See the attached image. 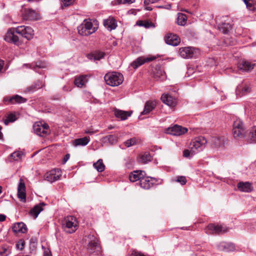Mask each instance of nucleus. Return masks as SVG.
<instances>
[{
  "label": "nucleus",
  "instance_id": "obj_1",
  "mask_svg": "<svg viewBox=\"0 0 256 256\" xmlns=\"http://www.w3.org/2000/svg\"><path fill=\"white\" fill-rule=\"evenodd\" d=\"M98 28V21L89 18L84 20L83 22L78 27V30L81 36H88L95 32Z\"/></svg>",
  "mask_w": 256,
  "mask_h": 256
},
{
  "label": "nucleus",
  "instance_id": "obj_2",
  "mask_svg": "<svg viewBox=\"0 0 256 256\" xmlns=\"http://www.w3.org/2000/svg\"><path fill=\"white\" fill-rule=\"evenodd\" d=\"M106 84L112 86L120 85L124 81V76L120 72H112L107 73L104 76Z\"/></svg>",
  "mask_w": 256,
  "mask_h": 256
},
{
  "label": "nucleus",
  "instance_id": "obj_3",
  "mask_svg": "<svg viewBox=\"0 0 256 256\" xmlns=\"http://www.w3.org/2000/svg\"><path fill=\"white\" fill-rule=\"evenodd\" d=\"M84 239L87 244V250L89 253L92 254L100 251V247L98 240L94 235L90 234L85 236Z\"/></svg>",
  "mask_w": 256,
  "mask_h": 256
},
{
  "label": "nucleus",
  "instance_id": "obj_4",
  "mask_svg": "<svg viewBox=\"0 0 256 256\" xmlns=\"http://www.w3.org/2000/svg\"><path fill=\"white\" fill-rule=\"evenodd\" d=\"M62 228L67 233L72 234L75 232L78 228V222L74 216H67L62 222Z\"/></svg>",
  "mask_w": 256,
  "mask_h": 256
},
{
  "label": "nucleus",
  "instance_id": "obj_5",
  "mask_svg": "<svg viewBox=\"0 0 256 256\" xmlns=\"http://www.w3.org/2000/svg\"><path fill=\"white\" fill-rule=\"evenodd\" d=\"M200 54L198 48L193 47L180 48L179 54L184 58H196Z\"/></svg>",
  "mask_w": 256,
  "mask_h": 256
},
{
  "label": "nucleus",
  "instance_id": "obj_6",
  "mask_svg": "<svg viewBox=\"0 0 256 256\" xmlns=\"http://www.w3.org/2000/svg\"><path fill=\"white\" fill-rule=\"evenodd\" d=\"M208 142L207 140L204 136H200L194 138L190 144V148H192V154L197 152L201 151Z\"/></svg>",
  "mask_w": 256,
  "mask_h": 256
},
{
  "label": "nucleus",
  "instance_id": "obj_7",
  "mask_svg": "<svg viewBox=\"0 0 256 256\" xmlns=\"http://www.w3.org/2000/svg\"><path fill=\"white\" fill-rule=\"evenodd\" d=\"M16 32L27 40H32L34 36V31L30 26H20L16 28Z\"/></svg>",
  "mask_w": 256,
  "mask_h": 256
},
{
  "label": "nucleus",
  "instance_id": "obj_8",
  "mask_svg": "<svg viewBox=\"0 0 256 256\" xmlns=\"http://www.w3.org/2000/svg\"><path fill=\"white\" fill-rule=\"evenodd\" d=\"M246 132L242 122L236 119L233 124L232 134L234 138H243Z\"/></svg>",
  "mask_w": 256,
  "mask_h": 256
},
{
  "label": "nucleus",
  "instance_id": "obj_9",
  "mask_svg": "<svg viewBox=\"0 0 256 256\" xmlns=\"http://www.w3.org/2000/svg\"><path fill=\"white\" fill-rule=\"evenodd\" d=\"M33 129L34 133L42 137H45L50 133L49 126L46 124L36 122L33 125Z\"/></svg>",
  "mask_w": 256,
  "mask_h": 256
},
{
  "label": "nucleus",
  "instance_id": "obj_10",
  "mask_svg": "<svg viewBox=\"0 0 256 256\" xmlns=\"http://www.w3.org/2000/svg\"><path fill=\"white\" fill-rule=\"evenodd\" d=\"M16 28H10L6 32L4 36V40L10 43H12L16 45L19 46L21 44L19 37L15 34Z\"/></svg>",
  "mask_w": 256,
  "mask_h": 256
},
{
  "label": "nucleus",
  "instance_id": "obj_11",
  "mask_svg": "<svg viewBox=\"0 0 256 256\" xmlns=\"http://www.w3.org/2000/svg\"><path fill=\"white\" fill-rule=\"evenodd\" d=\"M61 176V170L58 168H54L46 173L44 178L52 183L58 180Z\"/></svg>",
  "mask_w": 256,
  "mask_h": 256
},
{
  "label": "nucleus",
  "instance_id": "obj_12",
  "mask_svg": "<svg viewBox=\"0 0 256 256\" xmlns=\"http://www.w3.org/2000/svg\"><path fill=\"white\" fill-rule=\"evenodd\" d=\"M228 230L221 225H215L213 224H209L206 228V232L208 234H220L226 232Z\"/></svg>",
  "mask_w": 256,
  "mask_h": 256
},
{
  "label": "nucleus",
  "instance_id": "obj_13",
  "mask_svg": "<svg viewBox=\"0 0 256 256\" xmlns=\"http://www.w3.org/2000/svg\"><path fill=\"white\" fill-rule=\"evenodd\" d=\"M164 41L168 45L177 46L180 42V39L176 34L168 33L164 36Z\"/></svg>",
  "mask_w": 256,
  "mask_h": 256
},
{
  "label": "nucleus",
  "instance_id": "obj_14",
  "mask_svg": "<svg viewBox=\"0 0 256 256\" xmlns=\"http://www.w3.org/2000/svg\"><path fill=\"white\" fill-rule=\"evenodd\" d=\"M188 129L186 128L182 127L177 124L172 127L168 128L167 130V132L168 134L173 136H180L186 132Z\"/></svg>",
  "mask_w": 256,
  "mask_h": 256
},
{
  "label": "nucleus",
  "instance_id": "obj_15",
  "mask_svg": "<svg viewBox=\"0 0 256 256\" xmlns=\"http://www.w3.org/2000/svg\"><path fill=\"white\" fill-rule=\"evenodd\" d=\"M243 138H245V140L248 142L250 144H256V126H254L250 130H247L246 134H244Z\"/></svg>",
  "mask_w": 256,
  "mask_h": 256
},
{
  "label": "nucleus",
  "instance_id": "obj_16",
  "mask_svg": "<svg viewBox=\"0 0 256 256\" xmlns=\"http://www.w3.org/2000/svg\"><path fill=\"white\" fill-rule=\"evenodd\" d=\"M5 104H14L16 103L22 104L24 103L27 101V100L20 96L15 95L12 97H5L3 100Z\"/></svg>",
  "mask_w": 256,
  "mask_h": 256
},
{
  "label": "nucleus",
  "instance_id": "obj_17",
  "mask_svg": "<svg viewBox=\"0 0 256 256\" xmlns=\"http://www.w3.org/2000/svg\"><path fill=\"white\" fill-rule=\"evenodd\" d=\"M221 17H216L215 21L218 24V27L220 31L222 32L224 34H227L232 30V24L229 22H218L220 20Z\"/></svg>",
  "mask_w": 256,
  "mask_h": 256
},
{
  "label": "nucleus",
  "instance_id": "obj_18",
  "mask_svg": "<svg viewBox=\"0 0 256 256\" xmlns=\"http://www.w3.org/2000/svg\"><path fill=\"white\" fill-rule=\"evenodd\" d=\"M155 59V57L152 56L149 58L139 57L131 64V66L134 69L137 68L146 62H151Z\"/></svg>",
  "mask_w": 256,
  "mask_h": 256
},
{
  "label": "nucleus",
  "instance_id": "obj_19",
  "mask_svg": "<svg viewBox=\"0 0 256 256\" xmlns=\"http://www.w3.org/2000/svg\"><path fill=\"white\" fill-rule=\"evenodd\" d=\"M153 76L156 80H164L166 78V73L160 66H156L153 70Z\"/></svg>",
  "mask_w": 256,
  "mask_h": 256
},
{
  "label": "nucleus",
  "instance_id": "obj_20",
  "mask_svg": "<svg viewBox=\"0 0 256 256\" xmlns=\"http://www.w3.org/2000/svg\"><path fill=\"white\" fill-rule=\"evenodd\" d=\"M154 180L152 177H146L144 176L142 178L138 184L140 186L145 190H148L154 184L152 180Z\"/></svg>",
  "mask_w": 256,
  "mask_h": 256
},
{
  "label": "nucleus",
  "instance_id": "obj_21",
  "mask_svg": "<svg viewBox=\"0 0 256 256\" xmlns=\"http://www.w3.org/2000/svg\"><path fill=\"white\" fill-rule=\"evenodd\" d=\"M250 84L248 82H242L239 84L236 90V92L241 96L245 95L250 91Z\"/></svg>",
  "mask_w": 256,
  "mask_h": 256
},
{
  "label": "nucleus",
  "instance_id": "obj_22",
  "mask_svg": "<svg viewBox=\"0 0 256 256\" xmlns=\"http://www.w3.org/2000/svg\"><path fill=\"white\" fill-rule=\"evenodd\" d=\"M146 174L144 170H136L130 172L129 174V179L130 182H134L137 180L140 181V179L142 178Z\"/></svg>",
  "mask_w": 256,
  "mask_h": 256
},
{
  "label": "nucleus",
  "instance_id": "obj_23",
  "mask_svg": "<svg viewBox=\"0 0 256 256\" xmlns=\"http://www.w3.org/2000/svg\"><path fill=\"white\" fill-rule=\"evenodd\" d=\"M104 26L108 30L111 31L116 28L118 24L116 20L114 17H108L104 20Z\"/></svg>",
  "mask_w": 256,
  "mask_h": 256
},
{
  "label": "nucleus",
  "instance_id": "obj_24",
  "mask_svg": "<svg viewBox=\"0 0 256 256\" xmlns=\"http://www.w3.org/2000/svg\"><path fill=\"white\" fill-rule=\"evenodd\" d=\"M254 64H252L246 60L240 61L238 64V68L243 72H249L254 68Z\"/></svg>",
  "mask_w": 256,
  "mask_h": 256
},
{
  "label": "nucleus",
  "instance_id": "obj_25",
  "mask_svg": "<svg viewBox=\"0 0 256 256\" xmlns=\"http://www.w3.org/2000/svg\"><path fill=\"white\" fill-rule=\"evenodd\" d=\"M114 113L116 118H120L122 120H124L132 115V111H124L116 109L114 110Z\"/></svg>",
  "mask_w": 256,
  "mask_h": 256
},
{
  "label": "nucleus",
  "instance_id": "obj_26",
  "mask_svg": "<svg viewBox=\"0 0 256 256\" xmlns=\"http://www.w3.org/2000/svg\"><path fill=\"white\" fill-rule=\"evenodd\" d=\"M162 101L170 107H174L176 105V100L172 96L164 94L161 96Z\"/></svg>",
  "mask_w": 256,
  "mask_h": 256
},
{
  "label": "nucleus",
  "instance_id": "obj_27",
  "mask_svg": "<svg viewBox=\"0 0 256 256\" xmlns=\"http://www.w3.org/2000/svg\"><path fill=\"white\" fill-rule=\"evenodd\" d=\"M237 187L239 190L242 192H250L252 190V184L248 182H240L238 184Z\"/></svg>",
  "mask_w": 256,
  "mask_h": 256
},
{
  "label": "nucleus",
  "instance_id": "obj_28",
  "mask_svg": "<svg viewBox=\"0 0 256 256\" xmlns=\"http://www.w3.org/2000/svg\"><path fill=\"white\" fill-rule=\"evenodd\" d=\"M210 143L212 146L216 148L222 146L225 143L224 138L223 136L212 137L210 139Z\"/></svg>",
  "mask_w": 256,
  "mask_h": 256
},
{
  "label": "nucleus",
  "instance_id": "obj_29",
  "mask_svg": "<svg viewBox=\"0 0 256 256\" xmlns=\"http://www.w3.org/2000/svg\"><path fill=\"white\" fill-rule=\"evenodd\" d=\"M12 229L13 232L16 233H25L27 231L26 226L24 222H22L15 224L13 226Z\"/></svg>",
  "mask_w": 256,
  "mask_h": 256
},
{
  "label": "nucleus",
  "instance_id": "obj_30",
  "mask_svg": "<svg viewBox=\"0 0 256 256\" xmlns=\"http://www.w3.org/2000/svg\"><path fill=\"white\" fill-rule=\"evenodd\" d=\"M155 104L150 101L147 102L144 105V110L141 112V115L146 114L152 111L155 108Z\"/></svg>",
  "mask_w": 256,
  "mask_h": 256
},
{
  "label": "nucleus",
  "instance_id": "obj_31",
  "mask_svg": "<svg viewBox=\"0 0 256 256\" xmlns=\"http://www.w3.org/2000/svg\"><path fill=\"white\" fill-rule=\"evenodd\" d=\"M90 138L89 136H85L82 138H78L74 140L73 144L75 146H86L90 142Z\"/></svg>",
  "mask_w": 256,
  "mask_h": 256
},
{
  "label": "nucleus",
  "instance_id": "obj_32",
  "mask_svg": "<svg viewBox=\"0 0 256 256\" xmlns=\"http://www.w3.org/2000/svg\"><path fill=\"white\" fill-rule=\"evenodd\" d=\"M86 76L82 75L76 77L74 80V84L78 87L82 88L85 84L86 81Z\"/></svg>",
  "mask_w": 256,
  "mask_h": 256
},
{
  "label": "nucleus",
  "instance_id": "obj_33",
  "mask_svg": "<svg viewBox=\"0 0 256 256\" xmlns=\"http://www.w3.org/2000/svg\"><path fill=\"white\" fill-rule=\"evenodd\" d=\"M10 253L11 250L8 245H0V256H8Z\"/></svg>",
  "mask_w": 256,
  "mask_h": 256
},
{
  "label": "nucleus",
  "instance_id": "obj_34",
  "mask_svg": "<svg viewBox=\"0 0 256 256\" xmlns=\"http://www.w3.org/2000/svg\"><path fill=\"white\" fill-rule=\"evenodd\" d=\"M151 160L152 156L148 152H145L140 156L138 160L143 164H146L150 162Z\"/></svg>",
  "mask_w": 256,
  "mask_h": 256
},
{
  "label": "nucleus",
  "instance_id": "obj_35",
  "mask_svg": "<svg viewBox=\"0 0 256 256\" xmlns=\"http://www.w3.org/2000/svg\"><path fill=\"white\" fill-rule=\"evenodd\" d=\"M136 24L140 26H144L146 28L155 27L154 23L148 20H138L136 22Z\"/></svg>",
  "mask_w": 256,
  "mask_h": 256
},
{
  "label": "nucleus",
  "instance_id": "obj_36",
  "mask_svg": "<svg viewBox=\"0 0 256 256\" xmlns=\"http://www.w3.org/2000/svg\"><path fill=\"white\" fill-rule=\"evenodd\" d=\"M42 210L43 208L40 205H36L30 210V214L36 218Z\"/></svg>",
  "mask_w": 256,
  "mask_h": 256
},
{
  "label": "nucleus",
  "instance_id": "obj_37",
  "mask_svg": "<svg viewBox=\"0 0 256 256\" xmlns=\"http://www.w3.org/2000/svg\"><path fill=\"white\" fill-rule=\"evenodd\" d=\"M93 166L98 172H102L104 170L105 166L102 159L94 163Z\"/></svg>",
  "mask_w": 256,
  "mask_h": 256
},
{
  "label": "nucleus",
  "instance_id": "obj_38",
  "mask_svg": "<svg viewBox=\"0 0 256 256\" xmlns=\"http://www.w3.org/2000/svg\"><path fill=\"white\" fill-rule=\"evenodd\" d=\"M17 119V118L14 114L10 113L8 114L6 118L4 120V124L8 125L10 122H14Z\"/></svg>",
  "mask_w": 256,
  "mask_h": 256
},
{
  "label": "nucleus",
  "instance_id": "obj_39",
  "mask_svg": "<svg viewBox=\"0 0 256 256\" xmlns=\"http://www.w3.org/2000/svg\"><path fill=\"white\" fill-rule=\"evenodd\" d=\"M138 142V140L136 138H132L126 140L124 142V145L128 148L137 144Z\"/></svg>",
  "mask_w": 256,
  "mask_h": 256
},
{
  "label": "nucleus",
  "instance_id": "obj_40",
  "mask_svg": "<svg viewBox=\"0 0 256 256\" xmlns=\"http://www.w3.org/2000/svg\"><path fill=\"white\" fill-rule=\"evenodd\" d=\"M135 2V0H116L114 2H112V3L113 5L120 4H130Z\"/></svg>",
  "mask_w": 256,
  "mask_h": 256
},
{
  "label": "nucleus",
  "instance_id": "obj_41",
  "mask_svg": "<svg viewBox=\"0 0 256 256\" xmlns=\"http://www.w3.org/2000/svg\"><path fill=\"white\" fill-rule=\"evenodd\" d=\"M104 139L108 140L110 144H114L118 141V138L115 135H108L105 136Z\"/></svg>",
  "mask_w": 256,
  "mask_h": 256
},
{
  "label": "nucleus",
  "instance_id": "obj_42",
  "mask_svg": "<svg viewBox=\"0 0 256 256\" xmlns=\"http://www.w3.org/2000/svg\"><path fill=\"white\" fill-rule=\"evenodd\" d=\"M40 88V85H36L34 84L28 87L26 89V92L28 93H32Z\"/></svg>",
  "mask_w": 256,
  "mask_h": 256
},
{
  "label": "nucleus",
  "instance_id": "obj_43",
  "mask_svg": "<svg viewBox=\"0 0 256 256\" xmlns=\"http://www.w3.org/2000/svg\"><path fill=\"white\" fill-rule=\"evenodd\" d=\"M188 17H177L176 22L178 25L184 26L187 24Z\"/></svg>",
  "mask_w": 256,
  "mask_h": 256
},
{
  "label": "nucleus",
  "instance_id": "obj_44",
  "mask_svg": "<svg viewBox=\"0 0 256 256\" xmlns=\"http://www.w3.org/2000/svg\"><path fill=\"white\" fill-rule=\"evenodd\" d=\"M22 153L21 152H14L11 154L10 156L13 158L14 160H18L22 158Z\"/></svg>",
  "mask_w": 256,
  "mask_h": 256
},
{
  "label": "nucleus",
  "instance_id": "obj_45",
  "mask_svg": "<svg viewBox=\"0 0 256 256\" xmlns=\"http://www.w3.org/2000/svg\"><path fill=\"white\" fill-rule=\"evenodd\" d=\"M175 182L180 183L182 185H184L186 183L187 180L184 176H178L176 177Z\"/></svg>",
  "mask_w": 256,
  "mask_h": 256
},
{
  "label": "nucleus",
  "instance_id": "obj_46",
  "mask_svg": "<svg viewBox=\"0 0 256 256\" xmlns=\"http://www.w3.org/2000/svg\"><path fill=\"white\" fill-rule=\"evenodd\" d=\"M18 196L22 202L26 201V191H18Z\"/></svg>",
  "mask_w": 256,
  "mask_h": 256
},
{
  "label": "nucleus",
  "instance_id": "obj_47",
  "mask_svg": "<svg viewBox=\"0 0 256 256\" xmlns=\"http://www.w3.org/2000/svg\"><path fill=\"white\" fill-rule=\"evenodd\" d=\"M24 240H20L16 244V247L18 249L22 250L24 248Z\"/></svg>",
  "mask_w": 256,
  "mask_h": 256
},
{
  "label": "nucleus",
  "instance_id": "obj_48",
  "mask_svg": "<svg viewBox=\"0 0 256 256\" xmlns=\"http://www.w3.org/2000/svg\"><path fill=\"white\" fill-rule=\"evenodd\" d=\"M18 191H26L25 184L22 179L20 180L18 184Z\"/></svg>",
  "mask_w": 256,
  "mask_h": 256
},
{
  "label": "nucleus",
  "instance_id": "obj_49",
  "mask_svg": "<svg viewBox=\"0 0 256 256\" xmlns=\"http://www.w3.org/2000/svg\"><path fill=\"white\" fill-rule=\"evenodd\" d=\"M246 8L250 10L254 11L256 9L254 1L253 0H251L250 2L247 4Z\"/></svg>",
  "mask_w": 256,
  "mask_h": 256
},
{
  "label": "nucleus",
  "instance_id": "obj_50",
  "mask_svg": "<svg viewBox=\"0 0 256 256\" xmlns=\"http://www.w3.org/2000/svg\"><path fill=\"white\" fill-rule=\"evenodd\" d=\"M224 248L228 251H233L235 250V246L234 244L228 243L224 246Z\"/></svg>",
  "mask_w": 256,
  "mask_h": 256
},
{
  "label": "nucleus",
  "instance_id": "obj_51",
  "mask_svg": "<svg viewBox=\"0 0 256 256\" xmlns=\"http://www.w3.org/2000/svg\"><path fill=\"white\" fill-rule=\"evenodd\" d=\"M60 0L62 2L61 6L62 7H63V6L66 7V6H70L72 3V0Z\"/></svg>",
  "mask_w": 256,
  "mask_h": 256
},
{
  "label": "nucleus",
  "instance_id": "obj_52",
  "mask_svg": "<svg viewBox=\"0 0 256 256\" xmlns=\"http://www.w3.org/2000/svg\"><path fill=\"white\" fill-rule=\"evenodd\" d=\"M192 148L190 150H184L183 151V156L185 158H188L190 155L193 156L194 154H192Z\"/></svg>",
  "mask_w": 256,
  "mask_h": 256
},
{
  "label": "nucleus",
  "instance_id": "obj_53",
  "mask_svg": "<svg viewBox=\"0 0 256 256\" xmlns=\"http://www.w3.org/2000/svg\"><path fill=\"white\" fill-rule=\"evenodd\" d=\"M105 56V54L103 52H98L94 56V59L97 60H100V59L104 58Z\"/></svg>",
  "mask_w": 256,
  "mask_h": 256
},
{
  "label": "nucleus",
  "instance_id": "obj_54",
  "mask_svg": "<svg viewBox=\"0 0 256 256\" xmlns=\"http://www.w3.org/2000/svg\"><path fill=\"white\" fill-rule=\"evenodd\" d=\"M139 11H140L139 9H131L128 12L127 14H130H130L136 15L137 14V12H139Z\"/></svg>",
  "mask_w": 256,
  "mask_h": 256
},
{
  "label": "nucleus",
  "instance_id": "obj_55",
  "mask_svg": "<svg viewBox=\"0 0 256 256\" xmlns=\"http://www.w3.org/2000/svg\"><path fill=\"white\" fill-rule=\"evenodd\" d=\"M134 164V160L132 159H128V162L126 163V166L130 168Z\"/></svg>",
  "mask_w": 256,
  "mask_h": 256
},
{
  "label": "nucleus",
  "instance_id": "obj_56",
  "mask_svg": "<svg viewBox=\"0 0 256 256\" xmlns=\"http://www.w3.org/2000/svg\"><path fill=\"white\" fill-rule=\"evenodd\" d=\"M158 0H144V6H146L149 5L150 4L156 2Z\"/></svg>",
  "mask_w": 256,
  "mask_h": 256
},
{
  "label": "nucleus",
  "instance_id": "obj_57",
  "mask_svg": "<svg viewBox=\"0 0 256 256\" xmlns=\"http://www.w3.org/2000/svg\"><path fill=\"white\" fill-rule=\"evenodd\" d=\"M44 256H52L51 252L48 248H44Z\"/></svg>",
  "mask_w": 256,
  "mask_h": 256
},
{
  "label": "nucleus",
  "instance_id": "obj_58",
  "mask_svg": "<svg viewBox=\"0 0 256 256\" xmlns=\"http://www.w3.org/2000/svg\"><path fill=\"white\" fill-rule=\"evenodd\" d=\"M158 8L170 10L171 8V5L170 4H168L164 6H158Z\"/></svg>",
  "mask_w": 256,
  "mask_h": 256
},
{
  "label": "nucleus",
  "instance_id": "obj_59",
  "mask_svg": "<svg viewBox=\"0 0 256 256\" xmlns=\"http://www.w3.org/2000/svg\"><path fill=\"white\" fill-rule=\"evenodd\" d=\"M70 158V154H66L63 159L62 162L65 164Z\"/></svg>",
  "mask_w": 256,
  "mask_h": 256
},
{
  "label": "nucleus",
  "instance_id": "obj_60",
  "mask_svg": "<svg viewBox=\"0 0 256 256\" xmlns=\"http://www.w3.org/2000/svg\"><path fill=\"white\" fill-rule=\"evenodd\" d=\"M6 216L3 214H0V222H4L6 220Z\"/></svg>",
  "mask_w": 256,
  "mask_h": 256
},
{
  "label": "nucleus",
  "instance_id": "obj_61",
  "mask_svg": "<svg viewBox=\"0 0 256 256\" xmlns=\"http://www.w3.org/2000/svg\"><path fill=\"white\" fill-rule=\"evenodd\" d=\"M4 65V62L2 60H0V72L2 70Z\"/></svg>",
  "mask_w": 256,
  "mask_h": 256
},
{
  "label": "nucleus",
  "instance_id": "obj_62",
  "mask_svg": "<svg viewBox=\"0 0 256 256\" xmlns=\"http://www.w3.org/2000/svg\"><path fill=\"white\" fill-rule=\"evenodd\" d=\"M62 89L64 91H66V92L70 90V88H69L67 86H66L63 87Z\"/></svg>",
  "mask_w": 256,
  "mask_h": 256
},
{
  "label": "nucleus",
  "instance_id": "obj_63",
  "mask_svg": "<svg viewBox=\"0 0 256 256\" xmlns=\"http://www.w3.org/2000/svg\"><path fill=\"white\" fill-rule=\"evenodd\" d=\"M34 84L40 85V88H42V86H43V84H42V82H40V80L37 81Z\"/></svg>",
  "mask_w": 256,
  "mask_h": 256
},
{
  "label": "nucleus",
  "instance_id": "obj_64",
  "mask_svg": "<svg viewBox=\"0 0 256 256\" xmlns=\"http://www.w3.org/2000/svg\"><path fill=\"white\" fill-rule=\"evenodd\" d=\"M145 10H152V8L151 6H145Z\"/></svg>",
  "mask_w": 256,
  "mask_h": 256
}]
</instances>
